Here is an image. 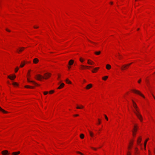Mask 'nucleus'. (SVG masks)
I'll use <instances>...</instances> for the list:
<instances>
[{
	"mask_svg": "<svg viewBox=\"0 0 155 155\" xmlns=\"http://www.w3.org/2000/svg\"><path fill=\"white\" fill-rule=\"evenodd\" d=\"M132 102L133 107L135 109V110H134L133 111L137 118L141 121H142L143 120V117L140 114L138 107L136 103L133 100H132Z\"/></svg>",
	"mask_w": 155,
	"mask_h": 155,
	"instance_id": "1",
	"label": "nucleus"
},
{
	"mask_svg": "<svg viewBox=\"0 0 155 155\" xmlns=\"http://www.w3.org/2000/svg\"><path fill=\"white\" fill-rule=\"evenodd\" d=\"M44 76L40 74H37L35 78L38 80L41 81L42 79H47L49 78L51 74L49 73H46L44 74Z\"/></svg>",
	"mask_w": 155,
	"mask_h": 155,
	"instance_id": "2",
	"label": "nucleus"
},
{
	"mask_svg": "<svg viewBox=\"0 0 155 155\" xmlns=\"http://www.w3.org/2000/svg\"><path fill=\"white\" fill-rule=\"evenodd\" d=\"M131 63L128 64H126L123 65L121 67V69L122 70H123L124 69H126L129 66H130Z\"/></svg>",
	"mask_w": 155,
	"mask_h": 155,
	"instance_id": "3",
	"label": "nucleus"
},
{
	"mask_svg": "<svg viewBox=\"0 0 155 155\" xmlns=\"http://www.w3.org/2000/svg\"><path fill=\"white\" fill-rule=\"evenodd\" d=\"M132 91L133 92H134L135 93L138 94L140 95L141 96L143 97L144 98L145 97L143 95L141 94L140 92L138 90H132Z\"/></svg>",
	"mask_w": 155,
	"mask_h": 155,
	"instance_id": "4",
	"label": "nucleus"
},
{
	"mask_svg": "<svg viewBox=\"0 0 155 155\" xmlns=\"http://www.w3.org/2000/svg\"><path fill=\"white\" fill-rule=\"evenodd\" d=\"M2 153L3 155H8L9 154L8 151L7 150H4L2 151Z\"/></svg>",
	"mask_w": 155,
	"mask_h": 155,
	"instance_id": "5",
	"label": "nucleus"
},
{
	"mask_svg": "<svg viewBox=\"0 0 155 155\" xmlns=\"http://www.w3.org/2000/svg\"><path fill=\"white\" fill-rule=\"evenodd\" d=\"M134 127V131H133V136H134L136 134V132L137 130V129L136 128L137 126L136 125H135Z\"/></svg>",
	"mask_w": 155,
	"mask_h": 155,
	"instance_id": "6",
	"label": "nucleus"
},
{
	"mask_svg": "<svg viewBox=\"0 0 155 155\" xmlns=\"http://www.w3.org/2000/svg\"><path fill=\"white\" fill-rule=\"evenodd\" d=\"M25 49L24 47H21L17 49V52L19 53L20 52L22 51Z\"/></svg>",
	"mask_w": 155,
	"mask_h": 155,
	"instance_id": "7",
	"label": "nucleus"
},
{
	"mask_svg": "<svg viewBox=\"0 0 155 155\" xmlns=\"http://www.w3.org/2000/svg\"><path fill=\"white\" fill-rule=\"evenodd\" d=\"M27 80H28V82H29L32 83L34 84H35L36 85H38V84L36 83H35V81H30L29 80V78H27Z\"/></svg>",
	"mask_w": 155,
	"mask_h": 155,
	"instance_id": "8",
	"label": "nucleus"
},
{
	"mask_svg": "<svg viewBox=\"0 0 155 155\" xmlns=\"http://www.w3.org/2000/svg\"><path fill=\"white\" fill-rule=\"evenodd\" d=\"M8 78H9L11 80H13L14 79L16 78V76L15 75H14L12 76H11L9 75V76H8Z\"/></svg>",
	"mask_w": 155,
	"mask_h": 155,
	"instance_id": "9",
	"label": "nucleus"
},
{
	"mask_svg": "<svg viewBox=\"0 0 155 155\" xmlns=\"http://www.w3.org/2000/svg\"><path fill=\"white\" fill-rule=\"evenodd\" d=\"M92 86V85L91 84H89L87 85L86 87V88L87 89H89L91 88Z\"/></svg>",
	"mask_w": 155,
	"mask_h": 155,
	"instance_id": "10",
	"label": "nucleus"
},
{
	"mask_svg": "<svg viewBox=\"0 0 155 155\" xmlns=\"http://www.w3.org/2000/svg\"><path fill=\"white\" fill-rule=\"evenodd\" d=\"M87 63L90 65H92V64H94V63L93 61L90 60H88Z\"/></svg>",
	"mask_w": 155,
	"mask_h": 155,
	"instance_id": "11",
	"label": "nucleus"
},
{
	"mask_svg": "<svg viewBox=\"0 0 155 155\" xmlns=\"http://www.w3.org/2000/svg\"><path fill=\"white\" fill-rule=\"evenodd\" d=\"M39 61V60L37 58H35L34 59L33 62L35 64H37Z\"/></svg>",
	"mask_w": 155,
	"mask_h": 155,
	"instance_id": "12",
	"label": "nucleus"
},
{
	"mask_svg": "<svg viewBox=\"0 0 155 155\" xmlns=\"http://www.w3.org/2000/svg\"><path fill=\"white\" fill-rule=\"evenodd\" d=\"M141 140H142V139L140 137H139L138 138V139L137 140V142L139 144H140V145H142L141 144H140V143L141 141Z\"/></svg>",
	"mask_w": 155,
	"mask_h": 155,
	"instance_id": "13",
	"label": "nucleus"
},
{
	"mask_svg": "<svg viewBox=\"0 0 155 155\" xmlns=\"http://www.w3.org/2000/svg\"><path fill=\"white\" fill-rule=\"evenodd\" d=\"M74 61L73 60H70L68 63V64L69 65H71L74 63Z\"/></svg>",
	"mask_w": 155,
	"mask_h": 155,
	"instance_id": "14",
	"label": "nucleus"
},
{
	"mask_svg": "<svg viewBox=\"0 0 155 155\" xmlns=\"http://www.w3.org/2000/svg\"><path fill=\"white\" fill-rule=\"evenodd\" d=\"M81 69H84V68H85V67H86V68H88V67H90V66H85L84 65H81Z\"/></svg>",
	"mask_w": 155,
	"mask_h": 155,
	"instance_id": "15",
	"label": "nucleus"
},
{
	"mask_svg": "<svg viewBox=\"0 0 155 155\" xmlns=\"http://www.w3.org/2000/svg\"><path fill=\"white\" fill-rule=\"evenodd\" d=\"M64 85V84L63 83H62L59 87H58V89H60L63 87Z\"/></svg>",
	"mask_w": 155,
	"mask_h": 155,
	"instance_id": "16",
	"label": "nucleus"
},
{
	"mask_svg": "<svg viewBox=\"0 0 155 155\" xmlns=\"http://www.w3.org/2000/svg\"><path fill=\"white\" fill-rule=\"evenodd\" d=\"M106 68L107 69L109 70L111 68V66L110 64H107L106 65Z\"/></svg>",
	"mask_w": 155,
	"mask_h": 155,
	"instance_id": "17",
	"label": "nucleus"
},
{
	"mask_svg": "<svg viewBox=\"0 0 155 155\" xmlns=\"http://www.w3.org/2000/svg\"><path fill=\"white\" fill-rule=\"evenodd\" d=\"M88 131H89L90 136H91V137H93L94 136V134L93 133V132L90 131L89 130H88Z\"/></svg>",
	"mask_w": 155,
	"mask_h": 155,
	"instance_id": "18",
	"label": "nucleus"
},
{
	"mask_svg": "<svg viewBox=\"0 0 155 155\" xmlns=\"http://www.w3.org/2000/svg\"><path fill=\"white\" fill-rule=\"evenodd\" d=\"M149 140V138H147L146 139V140L145 141L144 143V149H146V147L147 144V143L148 140Z\"/></svg>",
	"mask_w": 155,
	"mask_h": 155,
	"instance_id": "19",
	"label": "nucleus"
},
{
	"mask_svg": "<svg viewBox=\"0 0 155 155\" xmlns=\"http://www.w3.org/2000/svg\"><path fill=\"white\" fill-rule=\"evenodd\" d=\"M0 111L2 112H3L5 113H7L8 112L5 110H4L3 109L0 107Z\"/></svg>",
	"mask_w": 155,
	"mask_h": 155,
	"instance_id": "20",
	"label": "nucleus"
},
{
	"mask_svg": "<svg viewBox=\"0 0 155 155\" xmlns=\"http://www.w3.org/2000/svg\"><path fill=\"white\" fill-rule=\"evenodd\" d=\"M20 153V151H18L17 152H13L12 153V155H18V154H19Z\"/></svg>",
	"mask_w": 155,
	"mask_h": 155,
	"instance_id": "21",
	"label": "nucleus"
},
{
	"mask_svg": "<svg viewBox=\"0 0 155 155\" xmlns=\"http://www.w3.org/2000/svg\"><path fill=\"white\" fill-rule=\"evenodd\" d=\"M101 53L100 51H98L94 52V54L97 55H99Z\"/></svg>",
	"mask_w": 155,
	"mask_h": 155,
	"instance_id": "22",
	"label": "nucleus"
},
{
	"mask_svg": "<svg viewBox=\"0 0 155 155\" xmlns=\"http://www.w3.org/2000/svg\"><path fill=\"white\" fill-rule=\"evenodd\" d=\"M83 107L84 106L82 105H81L80 106H79L77 105L76 108L78 109H81L83 108Z\"/></svg>",
	"mask_w": 155,
	"mask_h": 155,
	"instance_id": "23",
	"label": "nucleus"
},
{
	"mask_svg": "<svg viewBox=\"0 0 155 155\" xmlns=\"http://www.w3.org/2000/svg\"><path fill=\"white\" fill-rule=\"evenodd\" d=\"M66 82L68 84H71V82L68 79H67L66 80Z\"/></svg>",
	"mask_w": 155,
	"mask_h": 155,
	"instance_id": "24",
	"label": "nucleus"
},
{
	"mask_svg": "<svg viewBox=\"0 0 155 155\" xmlns=\"http://www.w3.org/2000/svg\"><path fill=\"white\" fill-rule=\"evenodd\" d=\"M26 88H33L34 87H33L31 86L28 85H26L25 86Z\"/></svg>",
	"mask_w": 155,
	"mask_h": 155,
	"instance_id": "25",
	"label": "nucleus"
},
{
	"mask_svg": "<svg viewBox=\"0 0 155 155\" xmlns=\"http://www.w3.org/2000/svg\"><path fill=\"white\" fill-rule=\"evenodd\" d=\"M99 68H96L94 69V71H92V72L93 73H94L95 72V71H97Z\"/></svg>",
	"mask_w": 155,
	"mask_h": 155,
	"instance_id": "26",
	"label": "nucleus"
},
{
	"mask_svg": "<svg viewBox=\"0 0 155 155\" xmlns=\"http://www.w3.org/2000/svg\"><path fill=\"white\" fill-rule=\"evenodd\" d=\"M80 137L81 139H83L84 137V135L83 134H81L80 135Z\"/></svg>",
	"mask_w": 155,
	"mask_h": 155,
	"instance_id": "27",
	"label": "nucleus"
},
{
	"mask_svg": "<svg viewBox=\"0 0 155 155\" xmlns=\"http://www.w3.org/2000/svg\"><path fill=\"white\" fill-rule=\"evenodd\" d=\"M108 78L107 76H105L102 78V79L104 80H106Z\"/></svg>",
	"mask_w": 155,
	"mask_h": 155,
	"instance_id": "28",
	"label": "nucleus"
},
{
	"mask_svg": "<svg viewBox=\"0 0 155 155\" xmlns=\"http://www.w3.org/2000/svg\"><path fill=\"white\" fill-rule=\"evenodd\" d=\"M12 84L14 86H18V84L16 82H14Z\"/></svg>",
	"mask_w": 155,
	"mask_h": 155,
	"instance_id": "29",
	"label": "nucleus"
},
{
	"mask_svg": "<svg viewBox=\"0 0 155 155\" xmlns=\"http://www.w3.org/2000/svg\"><path fill=\"white\" fill-rule=\"evenodd\" d=\"M24 65H25V63L23 64L22 63H21L20 65V67H22L24 66Z\"/></svg>",
	"mask_w": 155,
	"mask_h": 155,
	"instance_id": "30",
	"label": "nucleus"
},
{
	"mask_svg": "<svg viewBox=\"0 0 155 155\" xmlns=\"http://www.w3.org/2000/svg\"><path fill=\"white\" fill-rule=\"evenodd\" d=\"M104 116H105V118L106 119V120H108V118L107 117V116L106 115H104Z\"/></svg>",
	"mask_w": 155,
	"mask_h": 155,
	"instance_id": "31",
	"label": "nucleus"
},
{
	"mask_svg": "<svg viewBox=\"0 0 155 155\" xmlns=\"http://www.w3.org/2000/svg\"><path fill=\"white\" fill-rule=\"evenodd\" d=\"M98 124H101V120H100V119H98Z\"/></svg>",
	"mask_w": 155,
	"mask_h": 155,
	"instance_id": "32",
	"label": "nucleus"
},
{
	"mask_svg": "<svg viewBox=\"0 0 155 155\" xmlns=\"http://www.w3.org/2000/svg\"><path fill=\"white\" fill-rule=\"evenodd\" d=\"M80 61L81 62H83L84 61V60L82 59L81 58H80Z\"/></svg>",
	"mask_w": 155,
	"mask_h": 155,
	"instance_id": "33",
	"label": "nucleus"
},
{
	"mask_svg": "<svg viewBox=\"0 0 155 155\" xmlns=\"http://www.w3.org/2000/svg\"><path fill=\"white\" fill-rule=\"evenodd\" d=\"M18 67H17L15 69V72H17V71H18Z\"/></svg>",
	"mask_w": 155,
	"mask_h": 155,
	"instance_id": "34",
	"label": "nucleus"
},
{
	"mask_svg": "<svg viewBox=\"0 0 155 155\" xmlns=\"http://www.w3.org/2000/svg\"><path fill=\"white\" fill-rule=\"evenodd\" d=\"M43 93H44V95H46V94H48V92H47V91L44 92H43Z\"/></svg>",
	"mask_w": 155,
	"mask_h": 155,
	"instance_id": "35",
	"label": "nucleus"
},
{
	"mask_svg": "<svg viewBox=\"0 0 155 155\" xmlns=\"http://www.w3.org/2000/svg\"><path fill=\"white\" fill-rule=\"evenodd\" d=\"M54 91L53 90H51V91H50V92H49V93L50 94H51L52 93H53L54 92Z\"/></svg>",
	"mask_w": 155,
	"mask_h": 155,
	"instance_id": "36",
	"label": "nucleus"
},
{
	"mask_svg": "<svg viewBox=\"0 0 155 155\" xmlns=\"http://www.w3.org/2000/svg\"><path fill=\"white\" fill-rule=\"evenodd\" d=\"M30 70H29L28 71V76L30 77Z\"/></svg>",
	"mask_w": 155,
	"mask_h": 155,
	"instance_id": "37",
	"label": "nucleus"
},
{
	"mask_svg": "<svg viewBox=\"0 0 155 155\" xmlns=\"http://www.w3.org/2000/svg\"><path fill=\"white\" fill-rule=\"evenodd\" d=\"M77 152L78 153H79V154H81V155H83V154L82 153H81V152H80L78 151V152Z\"/></svg>",
	"mask_w": 155,
	"mask_h": 155,
	"instance_id": "38",
	"label": "nucleus"
},
{
	"mask_svg": "<svg viewBox=\"0 0 155 155\" xmlns=\"http://www.w3.org/2000/svg\"><path fill=\"white\" fill-rule=\"evenodd\" d=\"M127 155H131V154L130 152H128Z\"/></svg>",
	"mask_w": 155,
	"mask_h": 155,
	"instance_id": "39",
	"label": "nucleus"
},
{
	"mask_svg": "<svg viewBox=\"0 0 155 155\" xmlns=\"http://www.w3.org/2000/svg\"><path fill=\"white\" fill-rule=\"evenodd\" d=\"M119 59H120L122 57H121V55L120 54H119Z\"/></svg>",
	"mask_w": 155,
	"mask_h": 155,
	"instance_id": "40",
	"label": "nucleus"
},
{
	"mask_svg": "<svg viewBox=\"0 0 155 155\" xmlns=\"http://www.w3.org/2000/svg\"><path fill=\"white\" fill-rule=\"evenodd\" d=\"M141 79H140L138 81V83H140V82H141Z\"/></svg>",
	"mask_w": 155,
	"mask_h": 155,
	"instance_id": "41",
	"label": "nucleus"
},
{
	"mask_svg": "<svg viewBox=\"0 0 155 155\" xmlns=\"http://www.w3.org/2000/svg\"><path fill=\"white\" fill-rule=\"evenodd\" d=\"M34 28H38V26L36 27V26H34Z\"/></svg>",
	"mask_w": 155,
	"mask_h": 155,
	"instance_id": "42",
	"label": "nucleus"
},
{
	"mask_svg": "<svg viewBox=\"0 0 155 155\" xmlns=\"http://www.w3.org/2000/svg\"><path fill=\"white\" fill-rule=\"evenodd\" d=\"M6 31H8V32H10V31L9 30H8L7 29H6Z\"/></svg>",
	"mask_w": 155,
	"mask_h": 155,
	"instance_id": "43",
	"label": "nucleus"
},
{
	"mask_svg": "<svg viewBox=\"0 0 155 155\" xmlns=\"http://www.w3.org/2000/svg\"><path fill=\"white\" fill-rule=\"evenodd\" d=\"M79 116L78 114H77L74 115V116Z\"/></svg>",
	"mask_w": 155,
	"mask_h": 155,
	"instance_id": "44",
	"label": "nucleus"
},
{
	"mask_svg": "<svg viewBox=\"0 0 155 155\" xmlns=\"http://www.w3.org/2000/svg\"><path fill=\"white\" fill-rule=\"evenodd\" d=\"M88 40L89 41L91 42V43H94V42H92V41H90V40Z\"/></svg>",
	"mask_w": 155,
	"mask_h": 155,
	"instance_id": "45",
	"label": "nucleus"
},
{
	"mask_svg": "<svg viewBox=\"0 0 155 155\" xmlns=\"http://www.w3.org/2000/svg\"><path fill=\"white\" fill-rule=\"evenodd\" d=\"M68 69H69L71 67L70 66H68Z\"/></svg>",
	"mask_w": 155,
	"mask_h": 155,
	"instance_id": "46",
	"label": "nucleus"
},
{
	"mask_svg": "<svg viewBox=\"0 0 155 155\" xmlns=\"http://www.w3.org/2000/svg\"><path fill=\"white\" fill-rule=\"evenodd\" d=\"M110 3L112 5L113 4V2H110Z\"/></svg>",
	"mask_w": 155,
	"mask_h": 155,
	"instance_id": "47",
	"label": "nucleus"
},
{
	"mask_svg": "<svg viewBox=\"0 0 155 155\" xmlns=\"http://www.w3.org/2000/svg\"><path fill=\"white\" fill-rule=\"evenodd\" d=\"M83 81L84 82H86V80H84V79L83 80Z\"/></svg>",
	"mask_w": 155,
	"mask_h": 155,
	"instance_id": "48",
	"label": "nucleus"
},
{
	"mask_svg": "<svg viewBox=\"0 0 155 155\" xmlns=\"http://www.w3.org/2000/svg\"><path fill=\"white\" fill-rule=\"evenodd\" d=\"M92 148L93 149H94V150H96V149L95 148Z\"/></svg>",
	"mask_w": 155,
	"mask_h": 155,
	"instance_id": "49",
	"label": "nucleus"
},
{
	"mask_svg": "<svg viewBox=\"0 0 155 155\" xmlns=\"http://www.w3.org/2000/svg\"><path fill=\"white\" fill-rule=\"evenodd\" d=\"M154 153H155V148L154 149Z\"/></svg>",
	"mask_w": 155,
	"mask_h": 155,
	"instance_id": "50",
	"label": "nucleus"
},
{
	"mask_svg": "<svg viewBox=\"0 0 155 155\" xmlns=\"http://www.w3.org/2000/svg\"><path fill=\"white\" fill-rule=\"evenodd\" d=\"M133 142H132L131 143V144H133Z\"/></svg>",
	"mask_w": 155,
	"mask_h": 155,
	"instance_id": "51",
	"label": "nucleus"
},
{
	"mask_svg": "<svg viewBox=\"0 0 155 155\" xmlns=\"http://www.w3.org/2000/svg\"><path fill=\"white\" fill-rule=\"evenodd\" d=\"M139 30V28H138L137 29V30Z\"/></svg>",
	"mask_w": 155,
	"mask_h": 155,
	"instance_id": "52",
	"label": "nucleus"
},
{
	"mask_svg": "<svg viewBox=\"0 0 155 155\" xmlns=\"http://www.w3.org/2000/svg\"><path fill=\"white\" fill-rule=\"evenodd\" d=\"M136 149L137 150V148H136Z\"/></svg>",
	"mask_w": 155,
	"mask_h": 155,
	"instance_id": "53",
	"label": "nucleus"
},
{
	"mask_svg": "<svg viewBox=\"0 0 155 155\" xmlns=\"http://www.w3.org/2000/svg\"><path fill=\"white\" fill-rule=\"evenodd\" d=\"M137 0H135V1H137Z\"/></svg>",
	"mask_w": 155,
	"mask_h": 155,
	"instance_id": "54",
	"label": "nucleus"
},
{
	"mask_svg": "<svg viewBox=\"0 0 155 155\" xmlns=\"http://www.w3.org/2000/svg\"><path fill=\"white\" fill-rule=\"evenodd\" d=\"M128 148H130V147H129H129Z\"/></svg>",
	"mask_w": 155,
	"mask_h": 155,
	"instance_id": "55",
	"label": "nucleus"
},
{
	"mask_svg": "<svg viewBox=\"0 0 155 155\" xmlns=\"http://www.w3.org/2000/svg\"><path fill=\"white\" fill-rule=\"evenodd\" d=\"M35 155H37V154H35Z\"/></svg>",
	"mask_w": 155,
	"mask_h": 155,
	"instance_id": "56",
	"label": "nucleus"
}]
</instances>
